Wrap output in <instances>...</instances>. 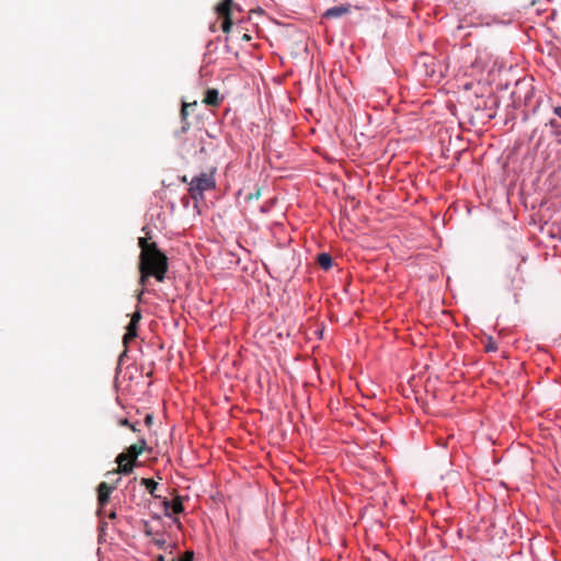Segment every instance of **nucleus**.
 Instances as JSON below:
<instances>
[{"mask_svg":"<svg viewBox=\"0 0 561 561\" xmlns=\"http://www.w3.org/2000/svg\"><path fill=\"white\" fill-rule=\"evenodd\" d=\"M553 113L559 117L561 118V106H556L553 108Z\"/></svg>","mask_w":561,"mask_h":561,"instance_id":"19","label":"nucleus"},{"mask_svg":"<svg viewBox=\"0 0 561 561\" xmlns=\"http://www.w3.org/2000/svg\"><path fill=\"white\" fill-rule=\"evenodd\" d=\"M108 518H110V519H115V518H116V512H115V511H112V512L108 514Z\"/></svg>","mask_w":561,"mask_h":561,"instance_id":"21","label":"nucleus"},{"mask_svg":"<svg viewBox=\"0 0 561 561\" xmlns=\"http://www.w3.org/2000/svg\"><path fill=\"white\" fill-rule=\"evenodd\" d=\"M318 263L322 268L329 270L332 266V257L328 253H320L318 255Z\"/></svg>","mask_w":561,"mask_h":561,"instance_id":"12","label":"nucleus"},{"mask_svg":"<svg viewBox=\"0 0 561 561\" xmlns=\"http://www.w3.org/2000/svg\"><path fill=\"white\" fill-rule=\"evenodd\" d=\"M164 504L165 508L168 510L170 507L173 514H180L184 510L183 503L180 497L174 499L172 503L164 502Z\"/></svg>","mask_w":561,"mask_h":561,"instance_id":"11","label":"nucleus"},{"mask_svg":"<svg viewBox=\"0 0 561 561\" xmlns=\"http://www.w3.org/2000/svg\"><path fill=\"white\" fill-rule=\"evenodd\" d=\"M193 556L192 551H187L180 558V561H193Z\"/></svg>","mask_w":561,"mask_h":561,"instance_id":"17","label":"nucleus"},{"mask_svg":"<svg viewBox=\"0 0 561 561\" xmlns=\"http://www.w3.org/2000/svg\"><path fill=\"white\" fill-rule=\"evenodd\" d=\"M139 272H140V279H139V283L140 285L142 286V288L140 289V291L138 293V300L141 301V297L145 293V289H144V286L147 284V280L150 276H152V272L144 268L142 266L139 265Z\"/></svg>","mask_w":561,"mask_h":561,"instance_id":"8","label":"nucleus"},{"mask_svg":"<svg viewBox=\"0 0 561 561\" xmlns=\"http://www.w3.org/2000/svg\"><path fill=\"white\" fill-rule=\"evenodd\" d=\"M231 7H232V0H221L217 7L216 11L218 15H231Z\"/></svg>","mask_w":561,"mask_h":561,"instance_id":"9","label":"nucleus"},{"mask_svg":"<svg viewBox=\"0 0 561 561\" xmlns=\"http://www.w3.org/2000/svg\"><path fill=\"white\" fill-rule=\"evenodd\" d=\"M141 320L140 310L137 309L133 314L130 322L126 328V333L123 336V344L125 346V353L127 352L128 344L137 336L138 323Z\"/></svg>","mask_w":561,"mask_h":561,"instance_id":"4","label":"nucleus"},{"mask_svg":"<svg viewBox=\"0 0 561 561\" xmlns=\"http://www.w3.org/2000/svg\"><path fill=\"white\" fill-rule=\"evenodd\" d=\"M216 187V180L214 171L203 172L197 176H194L188 183L190 196L195 202L204 199L205 192L211 191Z\"/></svg>","mask_w":561,"mask_h":561,"instance_id":"3","label":"nucleus"},{"mask_svg":"<svg viewBox=\"0 0 561 561\" xmlns=\"http://www.w3.org/2000/svg\"><path fill=\"white\" fill-rule=\"evenodd\" d=\"M222 18L221 28L225 33L230 32L232 27L231 15H220Z\"/></svg>","mask_w":561,"mask_h":561,"instance_id":"14","label":"nucleus"},{"mask_svg":"<svg viewBox=\"0 0 561 561\" xmlns=\"http://www.w3.org/2000/svg\"><path fill=\"white\" fill-rule=\"evenodd\" d=\"M119 425L122 426H128L131 431H136V427L134 424H130L127 419L119 420Z\"/></svg>","mask_w":561,"mask_h":561,"instance_id":"16","label":"nucleus"},{"mask_svg":"<svg viewBox=\"0 0 561 561\" xmlns=\"http://www.w3.org/2000/svg\"><path fill=\"white\" fill-rule=\"evenodd\" d=\"M139 265L152 272V277L158 282L164 280L168 272V257L158 249V245H152L150 252L140 253Z\"/></svg>","mask_w":561,"mask_h":561,"instance_id":"1","label":"nucleus"},{"mask_svg":"<svg viewBox=\"0 0 561 561\" xmlns=\"http://www.w3.org/2000/svg\"><path fill=\"white\" fill-rule=\"evenodd\" d=\"M241 38H242V41L249 42V41H251L252 37H251V35L243 33Z\"/></svg>","mask_w":561,"mask_h":561,"instance_id":"20","label":"nucleus"},{"mask_svg":"<svg viewBox=\"0 0 561 561\" xmlns=\"http://www.w3.org/2000/svg\"><path fill=\"white\" fill-rule=\"evenodd\" d=\"M138 245L141 249L140 253H144L145 251L150 252L152 245H157V243L152 242L149 243L146 238H139Z\"/></svg>","mask_w":561,"mask_h":561,"instance_id":"13","label":"nucleus"},{"mask_svg":"<svg viewBox=\"0 0 561 561\" xmlns=\"http://www.w3.org/2000/svg\"><path fill=\"white\" fill-rule=\"evenodd\" d=\"M224 100L217 89H207L204 93L203 103L207 106L218 107Z\"/></svg>","mask_w":561,"mask_h":561,"instance_id":"6","label":"nucleus"},{"mask_svg":"<svg viewBox=\"0 0 561 561\" xmlns=\"http://www.w3.org/2000/svg\"><path fill=\"white\" fill-rule=\"evenodd\" d=\"M140 483L147 489L150 495H152L153 497H158V495L156 494L158 483L156 481H153L152 479L142 478L140 480Z\"/></svg>","mask_w":561,"mask_h":561,"instance_id":"10","label":"nucleus"},{"mask_svg":"<svg viewBox=\"0 0 561 561\" xmlns=\"http://www.w3.org/2000/svg\"><path fill=\"white\" fill-rule=\"evenodd\" d=\"M496 345L494 342L490 341L486 345H485V351L486 352H495L496 351Z\"/></svg>","mask_w":561,"mask_h":561,"instance_id":"18","label":"nucleus"},{"mask_svg":"<svg viewBox=\"0 0 561 561\" xmlns=\"http://www.w3.org/2000/svg\"><path fill=\"white\" fill-rule=\"evenodd\" d=\"M116 489L115 485H108L106 482H101L98 485V514L101 516L105 514V506L110 502L111 493Z\"/></svg>","mask_w":561,"mask_h":561,"instance_id":"5","label":"nucleus"},{"mask_svg":"<svg viewBox=\"0 0 561 561\" xmlns=\"http://www.w3.org/2000/svg\"><path fill=\"white\" fill-rule=\"evenodd\" d=\"M191 105H196V102H194L193 104L183 103V105H182L181 118H182L183 122H185L186 118H187V115H188L187 107L191 106Z\"/></svg>","mask_w":561,"mask_h":561,"instance_id":"15","label":"nucleus"},{"mask_svg":"<svg viewBox=\"0 0 561 561\" xmlns=\"http://www.w3.org/2000/svg\"><path fill=\"white\" fill-rule=\"evenodd\" d=\"M146 440L139 439L138 443L130 445L124 453L119 454L116 458L118 468L116 472L129 474L133 472L137 457L145 450Z\"/></svg>","mask_w":561,"mask_h":561,"instance_id":"2","label":"nucleus"},{"mask_svg":"<svg viewBox=\"0 0 561 561\" xmlns=\"http://www.w3.org/2000/svg\"><path fill=\"white\" fill-rule=\"evenodd\" d=\"M182 181L188 183L186 176H183Z\"/></svg>","mask_w":561,"mask_h":561,"instance_id":"23","label":"nucleus"},{"mask_svg":"<svg viewBox=\"0 0 561 561\" xmlns=\"http://www.w3.org/2000/svg\"><path fill=\"white\" fill-rule=\"evenodd\" d=\"M350 11H351V5L350 4L335 5V7L329 8L323 13V18H325V19H335V18H340L342 15H345V14L350 13Z\"/></svg>","mask_w":561,"mask_h":561,"instance_id":"7","label":"nucleus"},{"mask_svg":"<svg viewBox=\"0 0 561 561\" xmlns=\"http://www.w3.org/2000/svg\"><path fill=\"white\" fill-rule=\"evenodd\" d=\"M156 542H157V545H158V546H160V547L164 543V541H163V540H160V539H158Z\"/></svg>","mask_w":561,"mask_h":561,"instance_id":"22","label":"nucleus"}]
</instances>
